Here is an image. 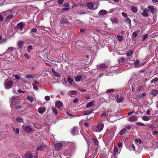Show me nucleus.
Wrapping results in <instances>:
<instances>
[{
  "mask_svg": "<svg viewBox=\"0 0 158 158\" xmlns=\"http://www.w3.org/2000/svg\"><path fill=\"white\" fill-rule=\"evenodd\" d=\"M77 14L78 15H84L86 14V12L84 11H79L77 13Z\"/></svg>",
  "mask_w": 158,
  "mask_h": 158,
  "instance_id": "54",
  "label": "nucleus"
},
{
  "mask_svg": "<svg viewBox=\"0 0 158 158\" xmlns=\"http://www.w3.org/2000/svg\"><path fill=\"white\" fill-rule=\"evenodd\" d=\"M108 13L107 11L104 10H102L99 11L98 12V14L101 15H104Z\"/></svg>",
  "mask_w": 158,
  "mask_h": 158,
  "instance_id": "19",
  "label": "nucleus"
},
{
  "mask_svg": "<svg viewBox=\"0 0 158 158\" xmlns=\"http://www.w3.org/2000/svg\"><path fill=\"white\" fill-rule=\"evenodd\" d=\"M131 10L133 12L136 13L137 11V8L135 6H132L131 8Z\"/></svg>",
  "mask_w": 158,
  "mask_h": 158,
  "instance_id": "31",
  "label": "nucleus"
},
{
  "mask_svg": "<svg viewBox=\"0 0 158 158\" xmlns=\"http://www.w3.org/2000/svg\"><path fill=\"white\" fill-rule=\"evenodd\" d=\"M16 120L18 122H22L23 121V118L21 117H17Z\"/></svg>",
  "mask_w": 158,
  "mask_h": 158,
  "instance_id": "36",
  "label": "nucleus"
},
{
  "mask_svg": "<svg viewBox=\"0 0 158 158\" xmlns=\"http://www.w3.org/2000/svg\"><path fill=\"white\" fill-rule=\"evenodd\" d=\"M64 2V0H58V3L60 5H62Z\"/></svg>",
  "mask_w": 158,
  "mask_h": 158,
  "instance_id": "62",
  "label": "nucleus"
},
{
  "mask_svg": "<svg viewBox=\"0 0 158 158\" xmlns=\"http://www.w3.org/2000/svg\"><path fill=\"white\" fill-rule=\"evenodd\" d=\"M38 112L40 114L43 113L46 110V108L45 107H42L38 108Z\"/></svg>",
  "mask_w": 158,
  "mask_h": 158,
  "instance_id": "18",
  "label": "nucleus"
},
{
  "mask_svg": "<svg viewBox=\"0 0 158 158\" xmlns=\"http://www.w3.org/2000/svg\"><path fill=\"white\" fill-rule=\"evenodd\" d=\"M90 112L89 111V110H87V111H84L83 112V114L84 115H88V114H90Z\"/></svg>",
  "mask_w": 158,
  "mask_h": 158,
  "instance_id": "52",
  "label": "nucleus"
},
{
  "mask_svg": "<svg viewBox=\"0 0 158 158\" xmlns=\"http://www.w3.org/2000/svg\"><path fill=\"white\" fill-rule=\"evenodd\" d=\"M47 101H48L50 99V97L48 96H46L44 98Z\"/></svg>",
  "mask_w": 158,
  "mask_h": 158,
  "instance_id": "64",
  "label": "nucleus"
},
{
  "mask_svg": "<svg viewBox=\"0 0 158 158\" xmlns=\"http://www.w3.org/2000/svg\"><path fill=\"white\" fill-rule=\"evenodd\" d=\"M108 115L106 114V112H104L103 113L101 114L100 115L101 117H102L103 116H105L106 117H107Z\"/></svg>",
  "mask_w": 158,
  "mask_h": 158,
  "instance_id": "56",
  "label": "nucleus"
},
{
  "mask_svg": "<svg viewBox=\"0 0 158 158\" xmlns=\"http://www.w3.org/2000/svg\"><path fill=\"white\" fill-rule=\"evenodd\" d=\"M15 55H10V61L12 62H14L15 60V58L14 57Z\"/></svg>",
  "mask_w": 158,
  "mask_h": 158,
  "instance_id": "45",
  "label": "nucleus"
},
{
  "mask_svg": "<svg viewBox=\"0 0 158 158\" xmlns=\"http://www.w3.org/2000/svg\"><path fill=\"white\" fill-rule=\"evenodd\" d=\"M114 91V89H107L106 91V93L107 94H109L110 93Z\"/></svg>",
  "mask_w": 158,
  "mask_h": 158,
  "instance_id": "47",
  "label": "nucleus"
},
{
  "mask_svg": "<svg viewBox=\"0 0 158 158\" xmlns=\"http://www.w3.org/2000/svg\"><path fill=\"white\" fill-rule=\"evenodd\" d=\"M94 101H93L91 102H89L87 103L86 108H88L90 107L93 106H94L95 104L94 103Z\"/></svg>",
  "mask_w": 158,
  "mask_h": 158,
  "instance_id": "17",
  "label": "nucleus"
},
{
  "mask_svg": "<svg viewBox=\"0 0 158 158\" xmlns=\"http://www.w3.org/2000/svg\"><path fill=\"white\" fill-rule=\"evenodd\" d=\"M148 34H146L144 35L143 36V37L142 39V41H144V40H146L148 38Z\"/></svg>",
  "mask_w": 158,
  "mask_h": 158,
  "instance_id": "44",
  "label": "nucleus"
},
{
  "mask_svg": "<svg viewBox=\"0 0 158 158\" xmlns=\"http://www.w3.org/2000/svg\"><path fill=\"white\" fill-rule=\"evenodd\" d=\"M142 119L145 121H148L150 120V118L147 116H144L142 117Z\"/></svg>",
  "mask_w": 158,
  "mask_h": 158,
  "instance_id": "42",
  "label": "nucleus"
},
{
  "mask_svg": "<svg viewBox=\"0 0 158 158\" xmlns=\"http://www.w3.org/2000/svg\"><path fill=\"white\" fill-rule=\"evenodd\" d=\"M27 99L30 101L31 102H32L34 101V98L33 97L30 96H27Z\"/></svg>",
  "mask_w": 158,
  "mask_h": 158,
  "instance_id": "39",
  "label": "nucleus"
},
{
  "mask_svg": "<svg viewBox=\"0 0 158 158\" xmlns=\"http://www.w3.org/2000/svg\"><path fill=\"white\" fill-rule=\"evenodd\" d=\"M86 6L88 7V9L91 10H94L96 9V7L95 8H94V3L91 2H88L86 4Z\"/></svg>",
  "mask_w": 158,
  "mask_h": 158,
  "instance_id": "7",
  "label": "nucleus"
},
{
  "mask_svg": "<svg viewBox=\"0 0 158 158\" xmlns=\"http://www.w3.org/2000/svg\"><path fill=\"white\" fill-rule=\"evenodd\" d=\"M69 145L70 146V148H71L72 150L76 148L75 144L74 143L70 142Z\"/></svg>",
  "mask_w": 158,
  "mask_h": 158,
  "instance_id": "28",
  "label": "nucleus"
},
{
  "mask_svg": "<svg viewBox=\"0 0 158 158\" xmlns=\"http://www.w3.org/2000/svg\"><path fill=\"white\" fill-rule=\"evenodd\" d=\"M36 77L34 74H28L26 76V78L27 79H33Z\"/></svg>",
  "mask_w": 158,
  "mask_h": 158,
  "instance_id": "24",
  "label": "nucleus"
},
{
  "mask_svg": "<svg viewBox=\"0 0 158 158\" xmlns=\"http://www.w3.org/2000/svg\"><path fill=\"white\" fill-rule=\"evenodd\" d=\"M14 18V16L12 15H10L7 16L5 19L6 21H8L10 19H12Z\"/></svg>",
  "mask_w": 158,
  "mask_h": 158,
  "instance_id": "32",
  "label": "nucleus"
},
{
  "mask_svg": "<svg viewBox=\"0 0 158 158\" xmlns=\"http://www.w3.org/2000/svg\"><path fill=\"white\" fill-rule=\"evenodd\" d=\"M123 97L121 96L119 98H118L117 99L116 101L118 103H120L123 101Z\"/></svg>",
  "mask_w": 158,
  "mask_h": 158,
  "instance_id": "33",
  "label": "nucleus"
},
{
  "mask_svg": "<svg viewBox=\"0 0 158 158\" xmlns=\"http://www.w3.org/2000/svg\"><path fill=\"white\" fill-rule=\"evenodd\" d=\"M86 78L85 75L82 74L76 76L75 78V80L76 82H79L81 81H83Z\"/></svg>",
  "mask_w": 158,
  "mask_h": 158,
  "instance_id": "5",
  "label": "nucleus"
},
{
  "mask_svg": "<svg viewBox=\"0 0 158 158\" xmlns=\"http://www.w3.org/2000/svg\"><path fill=\"white\" fill-rule=\"evenodd\" d=\"M126 129H122L121 131H120L119 133L118 134V135L119 134L121 135H123L124 133L126 132Z\"/></svg>",
  "mask_w": 158,
  "mask_h": 158,
  "instance_id": "34",
  "label": "nucleus"
},
{
  "mask_svg": "<svg viewBox=\"0 0 158 158\" xmlns=\"http://www.w3.org/2000/svg\"><path fill=\"white\" fill-rule=\"evenodd\" d=\"M137 118H138L137 116L133 115L129 117L128 118V120L131 122H134L137 121Z\"/></svg>",
  "mask_w": 158,
  "mask_h": 158,
  "instance_id": "11",
  "label": "nucleus"
},
{
  "mask_svg": "<svg viewBox=\"0 0 158 158\" xmlns=\"http://www.w3.org/2000/svg\"><path fill=\"white\" fill-rule=\"evenodd\" d=\"M111 21L112 23H117L118 22V19L116 18H114L111 19Z\"/></svg>",
  "mask_w": 158,
  "mask_h": 158,
  "instance_id": "37",
  "label": "nucleus"
},
{
  "mask_svg": "<svg viewBox=\"0 0 158 158\" xmlns=\"http://www.w3.org/2000/svg\"><path fill=\"white\" fill-rule=\"evenodd\" d=\"M18 98V97L17 96H13L11 97L9 101L11 107H12L17 103Z\"/></svg>",
  "mask_w": 158,
  "mask_h": 158,
  "instance_id": "4",
  "label": "nucleus"
},
{
  "mask_svg": "<svg viewBox=\"0 0 158 158\" xmlns=\"http://www.w3.org/2000/svg\"><path fill=\"white\" fill-rule=\"evenodd\" d=\"M67 81L71 85H72V82L74 81L73 79V78H71L69 77H68Z\"/></svg>",
  "mask_w": 158,
  "mask_h": 158,
  "instance_id": "40",
  "label": "nucleus"
},
{
  "mask_svg": "<svg viewBox=\"0 0 158 158\" xmlns=\"http://www.w3.org/2000/svg\"><path fill=\"white\" fill-rule=\"evenodd\" d=\"M76 130L77 129H73L71 131V134L73 135H76L77 134V133H76V132L77 131Z\"/></svg>",
  "mask_w": 158,
  "mask_h": 158,
  "instance_id": "49",
  "label": "nucleus"
},
{
  "mask_svg": "<svg viewBox=\"0 0 158 158\" xmlns=\"http://www.w3.org/2000/svg\"><path fill=\"white\" fill-rule=\"evenodd\" d=\"M75 46L77 48L80 50H82L85 48V44L83 41L79 40H77L76 42Z\"/></svg>",
  "mask_w": 158,
  "mask_h": 158,
  "instance_id": "3",
  "label": "nucleus"
},
{
  "mask_svg": "<svg viewBox=\"0 0 158 158\" xmlns=\"http://www.w3.org/2000/svg\"><path fill=\"white\" fill-rule=\"evenodd\" d=\"M118 62L120 64H123L125 62V59L123 57H121L118 60Z\"/></svg>",
  "mask_w": 158,
  "mask_h": 158,
  "instance_id": "25",
  "label": "nucleus"
},
{
  "mask_svg": "<svg viewBox=\"0 0 158 158\" xmlns=\"http://www.w3.org/2000/svg\"><path fill=\"white\" fill-rule=\"evenodd\" d=\"M24 56H25V57L27 58V59H30V57L27 54V53H25L24 54Z\"/></svg>",
  "mask_w": 158,
  "mask_h": 158,
  "instance_id": "63",
  "label": "nucleus"
},
{
  "mask_svg": "<svg viewBox=\"0 0 158 158\" xmlns=\"http://www.w3.org/2000/svg\"><path fill=\"white\" fill-rule=\"evenodd\" d=\"M92 139L93 140L94 142L95 145H98V140L96 138H92Z\"/></svg>",
  "mask_w": 158,
  "mask_h": 158,
  "instance_id": "46",
  "label": "nucleus"
},
{
  "mask_svg": "<svg viewBox=\"0 0 158 158\" xmlns=\"http://www.w3.org/2000/svg\"><path fill=\"white\" fill-rule=\"evenodd\" d=\"M63 6L64 7H69L70 6L69 4L68 3H64L63 5Z\"/></svg>",
  "mask_w": 158,
  "mask_h": 158,
  "instance_id": "61",
  "label": "nucleus"
},
{
  "mask_svg": "<svg viewBox=\"0 0 158 158\" xmlns=\"http://www.w3.org/2000/svg\"><path fill=\"white\" fill-rule=\"evenodd\" d=\"M12 76L13 77H14L17 80H19L20 79V77L18 75L13 74Z\"/></svg>",
  "mask_w": 158,
  "mask_h": 158,
  "instance_id": "48",
  "label": "nucleus"
},
{
  "mask_svg": "<svg viewBox=\"0 0 158 158\" xmlns=\"http://www.w3.org/2000/svg\"><path fill=\"white\" fill-rule=\"evenodd\" d=\"M125 22L128 23L129 25L131 26V21L130 19L129 18H126L125 19Z\"/></svg>",
  "mask_w": 158,
  "mask_h": 158,
  "instance_id": "29",
  "label": "nucleus"
},
{
  "mask_svg": "<svg viewBox=\"0 0 158 158\" xmlns=\"http://www.w3.org/2000/svg\"><path fill=\"white\" fill-rule=\"evenodd\" d=\"M150 82L151 84L153 83L154 84H155L157 82H158V78L156 77L155 79H152L150 81Z\"/></svg>",
  "mask_w": 158,
  "mask_h": 158,
  "instance_id": "30",
  "label": "nucleus"
},
{
  "mask_svg": "<svg viewBox=\"0 0 158 158\" xmlns=\"http://www.w3.org/2000/svg\"><path fill=\"white\" fill-rule=\"evenodd\" d=\"M6 15H9L10 14H12V10H9L5 12Z\"/></svg>",
  "mask_w": 158,
  "mask_h": 158,
  "instance_id": "51",
  "label": "nucleus"
},
{
  "mask_svg": "<svg viewBox=\"0 0 158 158\" xmlns=\"http://www.w3.org/2000/svg\"><path fill=\"white\" fill-rule=\"evenodd\" d=\"M33 49V48L31 45H29L27 47V50L28 52H30V50Z\"/></svg>",
  "mask_w": 158,
  "mask_h": 158,
  "instance_id": "55",
  "label": "nucleus"
},
{
  "mask_svg": "<svg viewBox=\"0 0 158 158\" xmlns=\"http://www.w3.org/2000/svg\"><path fill=\"white\" fill-rule=\"evenodd\" d=\"M13 131L17 134H18L19 133V129H13Z\"/></svg>",
  "mask_w": 158,
  "mask_h": 158,
  "instance_id": "60",
  "label": "nucleus"
},
{
  "mask_svg": "<svg viewBox=\"0 0 158 158\" xmlns=\"http://www.w3.org/2000/svg\"><path fill=\"white\" fill-rule=\"evenodd\" d=\"M139 61L138 60H137L135 61H134L133 64L135 65L136 67L138 68L140 67L141 65L139 64Z\"/></svg>",
  "mask_w": 158,
  "mask_h": 158,
  "instance_id": "22",
  "label": "nucleus"
},
{
  "mask_svg": "<svg viewBox=\"0 0 158 158\" xmlns=\"http://www.w3.org/2000/svg\"><path fill=\"white\" fill-rule=\"evenodd\" d=\"M17 27L18 28H19L21 29H22L23 27V23L21 22L18 24Z\"/></svg>",
  "mask_w": 158,
  "mask_h": 158,
  "instance_id": "27",
  "label": "nucleus"
},
{
  "mask_svg": "<svg viewBox=\"0 0 158 158\" xmlns=\"http://www.w3.org/2000/svg\"><path fill=\"white\" fill-rule=\"evenodd\" d=\"M158 93V91L156 89H153L152 92V94L154 96L156 95Z\"/></svg>",
  "mask_w": 158,
  "mask_h": 158,
  "instance_id": "38",
  "label": "nucleus"
},
{
  "mask_svg": "<svg viewBox=\"0 0 158 158\" xmlns=\"http://www.w3.org/2000/svg\"><path fill=\"white\" fill-rule=\"evenodd\" d=\"M55 105L58 108L60 109L63 106V105L61 102L58 101L55 103Z\"/></svg>",
  "mask_w": 158,
  "mask_h": 158,
  "instance_id": "15",
  "label": "nucleus"
},
{
  "mask_svg": "<svg viewBox=\"0 0 158 158\" xmlns=\"http://www.w3.org/2000/svg\"><path fill=\"white\" fill-rule=\"evenodd\" d=\"M33 87L34 89L35 90H37L38 89V88L37 86V85L33 84Z\"/></svg>",
  "mask_w": 158,
  "mask_h": 158,
  "instance_id": "57",
  "label": "nucleus"
},
{
  "mask_svg": "<svg viewBox=\"0 0 158 158\" xmlns=\"http://www.w3.org/2000/svg\"><path fill=\"white\" fill-rule=\"evenodd\" d=\"M62 146V143H57L55 144L54 148L55 149L58 151H60L61 149Z\"/></svg>",
  "mask_w": 158,
  "mask_h": 158,
  "instance_id": "8",
  "label": "nucleus"
},
{
  "mask_svg": "<svg viewBox=\"0 0 158 158\" xmlns=\"http://www.w3.org/2000/svg\"><path fill=\"white\" fill-rule=\"evenodd\" d=\"M148 8L151 10V12L153 14L156 12V10L154 8V7L152 6H148Z\"/></svg>",
  "mask_w": 158,
  "mask_h": 158,
  "instance_id": "14",
  "label": "nucleus"
},
{
  "mask_svg": "<svg viewBox=\"0 0 158 158\" xmlns=\"http://www.w3.org/2000/svg\"><path fill=\"white\" fill-rule=\"evenodd\" d=\"M117 37L119 41H122L123 39V37L122 36L117 35Z\"/></svg>",
  "mask_w": 158,
  "mask_h": 158,
  "instance_id": "50",
  "label": "nucleus"
},
{
  "mask_svg": "<svg viewBox=\"0 0 158 158\" xmlns=\"http://www.w3.org/2000/svg\"><path fill=\"white\" fill-rule=\"evenodd\" d=\"M60 23L61 24L69 23L68 20L65 18H62L60 21Z\"/></svg>",
  "mask_w": 158,
  "mask_h": 158,
  "instance_id": "16",
  "label": "nucleus"
},
{
  "mask_svg": "<svg viewBox=\"0 0 158 158\" xmlns=\"http://www.w3.org/2000/svg\"><path fill=\"white\" fill-rule=\"evenodd\" d=\"M133 53V52L132 50H131L128 51V52L127 53V56H130Z\"/></svg>",
  "mask_w": 158,
  "mask_h": 158,
  "instance_id": "41",
  "label": "nucleus"
},
{
  "mask_svg": "<svg viewBox=\"0 0 158 158\" xmlns=\"http://www.w3.org/2000/svg\"><path fill=\"white\" fill-rule=\"evenodd\" d=\"M104 126V124L102 122L98 123L97 124L98 128H103Z\"/></svg>",
  "mask_w": 158,
  "mask_h": 158,
  "instance_id": "26",
  "label": "nucleus"
},
{
  "mask_svg": "<svg viewBox=\"0 0 158 158\" xmlns=\"http://www.w3.org/2000/svg\"><path fill=\"white\" fill-rule=\"evenodd\" d=\"M33 157L32 154L30 152L27 153L23 156L24 158H32Z\"/></svg>",
  "mask_w": 158,
  "mask_h": 158,
  "instance_id": "20",
  "label": "nucleus"
},
{
  "mask_svg": "<svg viewBox=\"0 0 158 158\" xmlns=\"http://www.w3.org/2000/svg\"><path fill=\"white\" fill-rule=\"evenodd\" d=\"M131 150H134V151H135V146L133 144H132L131 146Z\"/></svg>",
  "mask_w": 158,
  "mask_h": 158,
  "instance_id": "59",
  "label": "nucleus"
},
{
  "mask_svg": "<svg viewBox=\"0 0 158 158\" xmlns=\"http://www.w3.org/2000/svg\"><path fill=\"white\" fill-rule=\"evenodd\" d=\"M46 148V146L45 144H41L39 146L37 147L36 148V150L42 151L45 149Z\"/></svg>",
  "mask_w": 158,
  "mask_h": 158,
  "instance_id": "12",
  "label": "nucleus"
},
{
  "mask_svg": "<svg viewBox=\"0 0 158 158\" xmlns=\"http://www.w3.org/2000/svg\"><path fill=\"white\" fill-rule=\"evenodd\" d=\"M139 30H137L133 32L132 34V37H133L134 38H136L138 35L139 33Z\"/></svg>",
  "mask_w": 158,
  "mask_h": 158,
  "instance_id": "21",
  "label": "nucleus"
},
{
  "mask_svg": "<svg viewBox=\"0 0 158 158\" xmlns=\"http://www.w3.org/2000/svg\"><path fill=\"white\" fill-rule=\"evenodd\" d=\"M14 86V83L12 81L7 79L5 80L4 83V87L6 89H9L11 88Z\"/></svg>",
  "mask_w": 158,
  "mask_h": 158,
  "instance_id": "2",
  "label": "nucleus"
},
{
  "mask_svg": "<svg viewBox=\"0 0 158 158\" xmlns=\"http://www.w3.org/2000/svg\"><path fill=\"white\" fill-rule=\"evenodd\" d=\"M37 29L35 28H32L31 29L30 33L31 35L35 38H36L37 37L35 35V33H37Z\"/></svg>",
  "mask_w": 158,
  "mask_h": 158,
  "instance_id": "10",
  "label": "nucleus"
},
{
  "mask_svg": "<svg viewBox=\"0 0 158 158\" xmlns=\"http://www.w3.org/2000/svg\"><path fill=\"white\" fill-rule=\"evenodd\" d=\"M24 44V42L22 41H19L17 43V45L20 48H22Z\"/></svg>",
  "mask_w": 158,
  "mask_h": 158,
  "instance_id": "23",
  "label": "nucleus"
},
{
  "mask_svg": "<svg viewBox=\"0 0 158 158\" xmlns=\"http://www.w3.org/2000/svg\"><path fill=\"white\" fill-rule=\"evenodd\" d=\"M17 51L14 48L10 47L6 50L4 54L6 58H9L8 54L10 55L9 57H10V55H15Z\"/></svg>",
  "mask_w": 158,
  "mask_h": 158,
  "instance_id": "1",
  "label": "nucleus"
},
{
  "mask_svg": "<svg viewBox=\"0 0 158 158\" xmlns=\"http://www.w3.org/2000/svg\"><path fill=\"white\" fill-rule=\"evenodd\" d=\"M148 11V10L147 9L145 8L143 10V12L141 13V15L144 17H147L148 15L147 13Z\"/></svg>",
  "mask_w": 158,
  "mask_h": 158,
  "instance_id": "13",
  "label": "nucleus"
},
{
  "mask_svg": "<svg viewBox=\"0 0 158 158\" xmlns=\"http://www.w3.org/2000/svg\"><path fill=\"white\" fill-rule=\"evenodd\" d=\"M52 110L54 114L56 115L58 113V111L54 107H52Z\"/></svg>",
  "mask_w": 158,
  "mask_h": 158,
  "instance_id": "43",
  "label": "nucleus"
},
{
  "mask_svg": "<svg viewBox=\"0 0 158 158\" xmlns=\"http://www.w3.org/2000/svg\"><path fill=\"white\" fill-rule=\"evenodd\" d=\"M85 57L86 59V60H81L82 62L85 65H86L88 64L90 62V60H89V56L87 55L85 56Z\"/></svg>",
  "mask_w": 158,
  "mask_h": 158,
  "instance_id": "9",
  "label": "nucleus"
},
{
  "mask_svg": "<svg viewBox=\"0 0 158 158\" xmlns=\"http://www.w3.org/2000/svg\"><path fill=\"white\" fill-rule=\"evenodd\" d=\"M67 57L66 54L65 53H63L62 55H60L58 57V60L60 61H62L64 60L65 62L67 61Z\"/></svg>",
  "mask_w": 158,
  "mask_h": 158,
  "instance_id": "6",
  "label": "nucleus"
},
{
  "mask_svg": "<svg viewBox=\"0 0 158 158\" xmlns=\"http://www.w3.org/2000/svg\"><path fill=\"white\" fill-rule=\"evenodd\" d=\"M118 149L117 147L116 146L114 147V154H116L119 153H118Z\"/></svg>",
  "mask_w": 158,
  "mask_h": 158,
  "instance_id": "35",
  "label": "nucleus"
},
{
  "mask_svg": "<svg viewBox=\"0 0 158 158\" xmlns=\"http://www.w3.org/2000/svg\"><path fill=\"white\" fill-rule=\"evenodd\" d=\"M136 142L137 143H142V141L141 139H135Z\"/></svg>",
  "mask_w": 158,
  "mask_h": 158,
  "instance_id": "58",
  "label": "nucleus"
},
{
  "mask_svg": "<svg viewBox=\"0 0 158 158\" xmlns=\"http://www.w3.org/2000/svg\"><path fill=\"white\" fill-rule=\"evenodd\" d=\"M100 66L102 68H105L107 67L106 65L105 64H100Z\"/></svg>",
  "mask_w": 158,
  "mask_h": 158,
  "instance_id": "53",
  "label": "nucleus"
}]
</instances>
